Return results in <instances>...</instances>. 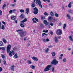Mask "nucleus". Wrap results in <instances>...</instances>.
<instances>
[{
	"label": "nucleus",
	"instance_id": "f257e3e1",
	"mask_svg": "<svg viewBox=\"0 0 73 73\" xmlns=\"http://www.w3.org/2000/svg\"><path fill=\"white\" fill-rule=\"evenodd\" d=\"M36 3L37 5H38L40 8H42V6L41 2V1L40 0H36Z\"/></svg>",
	"mask_w": 73,
	"mask_h": 73
},
{
	"label": "nucleus",
	"instance_id": "f03ea898",
	"mask_svg": "<svg viewBox=\"0 0 73 73\" xmlns=\"http://www.w3.org/2000/svg\"><path fill=\"white\" fill-rule=\"evenodd\" d=\"M19 34H20V36L21 37H24V36H26L27 32L25 31H22L19 32Z\"/></svg>",
	"mask_w": 73,
	"mask_h": 73
},
{
	"label": "nucleus",
	"instance_id": "7ed1b4c3",
	"mask_svg": "<svg viewBox=\"0 0 73 73\" xmlns=\"http://www.w3.org/2000/svg\"><path fill=\"white\" fill-rule=\"evenodd\" d=\"M51 66H52V65H48L46 67V68L44 69V71H45V72L48 71V70L50 69V67H51Z\"/></svg>",
	"mask_w": 73,
	"mask_h": 73
},
{
	"label": "nucleus",
	"instance_id": "20e7f679",
	"mask_svg": "<svg viewBox=\"0 0 73 73\" xmlns=\"http://www.w3.org/2000/svg\"><path fill=\"white\" fill-rule=\"evenodd\" d=\"M62 32L61 29H58L56 31V35H60L62 34Z\"/></svg>",
	"mask_w": 73,
	"mask_h": 73
},
{
	"label": "nucleus",
	"instance_id": "39448f33",
	"mask_svg": "<svg viewBox=\"0 0 73 73\" xmlns=\"http://www.w3.org/2000/svg\"><path fill=\"white\" fill-rule=\"evenodd\" d=\"M11 47V45L9 44L8 45L7 48V53H9V52H10Z\"/></svg>",
	"mask_w": 73,
	"mask_h": 73
},
{
	"label": "nucleus",
	"instance_id": "423d86ee",
	"mask_svg": "<svg viewBox=\"0 0 73 73\" xmlns=\"http://www.w3.org/2000/svg\"><path fill=\"white\" fill-rule=\"evenodd\" d=\"M38 9L36 7L34 9V13L35 14V15H36V14H37L38 13Z\"/></svg>",
	"mask_w": 73,
	"mask_h": 73
},
{
	"label": "nucleus",
	"instance_id": "0eeeda50",
	"mask_svg": "<svg viewBox=\"0 0 73 73\" xmlns=\"http://www.w3.org/2000/svg\"><path fill=\"white\" fill-rule=\"evenodd\" d=\"M52 64L54 65H57L58 64V61L56 59H54L52 61Z\"/></svg>",
	"mask_w": 73,
	"mask_h": 73
},
{
	"label": "nucleus",
	"instance_id": "6e6552de",
	"mask_svg": "<svg viewBox=\"0 0 73 73\" xmlns=\"http://www.w3.org/2000/svg\"><path fill=\"white\" fill-rule=\"evenodd\" d=\"M44 23L45 24L46 26H48V21L46 20H44L43 21Z\"/></svg>",
	"mask_w": 73,
	"mask_h": 73
},
{
	"label": "nucleus",
	"instance_id": "1a4fd4ad",
	"mask_svg": "<svg viewBox=\"0 0 73 73\" xmlns=\"http://www.w3.org/2000/svg\"><path fill=\"white\" fill-rule=\"evenodd\" d=\"M32 58L34 61H38V59L35 57L33 56Z\"/></svg>",
	"mask_w": 73,
	"mask_h": 73
},
{
	"label": "nucleus",
	"instance_id": "9d476101",
	"mask_svg": "<svg viewBox=\"0 0 73 73\" xmlns=\"http://www.w3.org/2000/svg\"><path fill=\"white\" fill-rule=\"evenodd\" d=\"M55 38V42H56V43H57V42H58V38L56 36L54 37Z\"/></svg>",
	"mask_w": 73,
	"mask_h": 73
},
{
	"label": "nucleus",
	"instance_id": "9b49d317",
	"mask_svg": "<svg viewBox=\"0 0 73 73\" xmlns=\"http://www.w3.org/2000/svg\"><path fill=\"white\" fill-rule=\"evenodd\" d=\"M11 19L13 20H16V17L15 16H12L11 17Z\"/></svg>",
	"mask_w": 73,
	"mask_h": 73
},
{
	"label": "nucleus",
	"instance_id": "f8f14e48",
	"mask_svg": "<svg viewBox=\"0 0 73 73\" xmlns=\"http://www.w3.org/2000/svg\"><path fill=\"white\" fill-rule=\"evenodd\" d=\"M15 66L14 65H13L11 66V70H13V71H14L15 70Z\"/></svg>",
	"mask_w": 73,
	"mask_h": 73
},
{
	"label": "nucleus",
	"instance_id": "ddd939ff",
	"mask_svg": "<svg viewBox=\"0 0 73 73\" xmlns=\"http://www.w3.org/2000/svg\"><path fill=\"white\" fill-rule=\"evenodd\" d=\"M27 21V19H24L21 22V23L24 24L25 22Z\"/></svg>",
	"mask_w": 73,
	"mask_h": 73
},
{
	"label": "nucleus",
	"instance_id": "4468645a",
	"mask_svg": "<svg viewBox=\"0 0 73 73\" xmlns=\"http://www.w3.org/2000/svg\"><path fill=\"white\" fill-rule=\"evenodd\" d=\"M72 36H69V38L70 39V40L71 41H73V39L72 38Z\"/></svg>",
	"mask_w": 73,
	"mask_h": 73
},
{
	"label": "nucleus",
	"instance_id": "2eb2a0df",
	"mask_svg": "<svg viewBox=\"0 0 73 73\" xmlns=\"http://www.w3.org/2000/svg\"><path fill=\"white\" fill-rule=\"evenodd\" d=\"M24 24H25L22 23H21V27H22V28H24V27H25V26L24 25Z\"/></svg>",
	"mask_w": 73,
	"mask_h": 73
},
{
	"label": "nucleus",
	"instance_id": "dca6fc26",
	"mask_svg": "<svg viewBox=\"0 0 73 73\" xmlns=\"http://www.w3.org/2000/svg\"><path fill=\"white\" fill-rule=\"evenodd\" d=\"M50 15L51 16H54V14L53 13V12L52 11H51L50 13Z\"/></svg>",
	"mask_w": 73,
	"mask_h": 73
},
{
	"label": "nucleus",
	"instance_id": "f3484780",
	"mask_svg": "<svg viewBox=\"0 0 73 73\" xmlns=\"http://www.w3.org/2000/svg\"><path fill=\"white\" fill-rule=\"evenodd\" d=\"M26 12L27 14H28L29 13V8H27L26 9Z\"/></svg>",
	"mask_w": 73,
	"mask_h": 73
},
{
	"label": "nucleus",
	"instance_id": "a211bd4d",
	"mask_svg": "<svg viewBox=\"0 0 73 73\" xmlns=\"http://www.w3.org/2000/svg\"><path fill=\"white\" fill-rule=\"evenodd\" d=\"M51 54L53 57H54L56 56V53L54 52H52Z\"/></svg>",
	"mask_w": 73,
	"mask_h": 73
},
{
	"label": "nucleus",
	"instance_id": "6ab92c4d",
	"mask_svg": "<svg viewBox=\"0 0 73 73\" xmlns=\"http://www.w3.org/2000/svg\"><path fill=\"white\" fill-rule=\"evenodd\" d=\"M20 17H21V19H24V15L23 14H22L20 16Z\"/></svg>",
	"mask_w": 73,
	"mask_h": 73
},
{
	"label": "nucleus",
	"instance_id": "aec40b11",
	"mask_svg": "<svg viewBox=\"0 0 73 73\" xmlns=\"http://www.w3.org/2000/svg\"><path fill=\"white\" fill-rule=\"evenodd\" d=\"M68 12L70 13H71V14H73V12H72V11L71 10H68Z\"/></svg>",
	"mask_w": 73,
	"mask_h": 73
},
{
	"label": "nucleus",
	"instance_id": "412c9836",
	"mask_svg": "<svg viewBox=\"0 0 73 73\" xmlns=\"http://www.w3.org/2000/svg\"><path fill=\"white\" fill-rule=\"evenodd\" d=\"M44 35H46V36H47L48 35V34H45L44 33H43L42 34V37H43V36H44Z\"/></svg>",
	"mask_w": 73,
	"mask_h": 73
},
{
	"label": "nucleus",
	"instance_id": "4be33fe9",
	"mask_svg": "<svg viewBox=\"0 0 73 73\" xmlns=\"http://www.w3.org/2000/svg\"><path fill=\"white\" fill-rule=\"evenodd\" d=\"M30 67L32 68V69H35V66L33 65H31L30 66Z\"/></svg>",
	"mask_w": 73,
	"mask_h": 73
},
{
	"label": "nucleus",
	"instance_id": "5701e85b",
	"mask_svg": "<svg viewBox=\"0 0 73 73\" xmlns=\"http://www.w3.org/2000/svg\"><path fill=\"white\" fill-rule=\"evenodd\" d=\"M3 42L2 41H0V46H2L3 45Z\"/></svg>",
	"mask_w": 73,
	"mask_h": 73
},
{
	"label": "nucleus",
	"instance_id": "b1692460",
	"mask_svg": "<svg viewBox=\"0 0 73 73\" xmlns=\"http://www.w3.org/2000/svg\"><path fill=\"white\" fill-rule=\"evenodd\" d=\"M27 63L29 64H31L32 62L31 60H29L27 61Z\"/></svg>",
	"mask_w": 73,
	"mask_h": 73
},
{
	"label": "nucleus",
	"instance_id": "393cba45",
	"mask_svg": "<svg viewBox=\"0 0 73 73\" xmlns=\"http://www.w3.org/2000/svg\"><path fill=\"white\" fill-rule=\"evenodd\" d=\"M1 29L3 30H4L5 29V27H4V26L2 25L1 27Z\"/></svg>",
	"mask_w": 73,
	"mask_h": 73
},
{
	"label": "nucleus",
	"instance_id": "a878e982",
	"mask_svg": "<svg viewBox=\"0 0 73 73\" xmlns=\"http://www.w3.org/2000/svg\"><path fill=\"white\" fill-rule=\"evenodd\" d=\"M9 56H10V57H12V52L10 51L9 52Z\"/></svg>",
	"mask_w": 73,
	"mask_h": 73
},
{
	"label": "nucleus",
	"instance_id": "bb28decb",
	"mask_svg": "<svg viewBox=\"0 0 73 73\" xmlns=\"http://www.w3.org/2000/svg\"><path fill=\"white\" fill-rule=\"evenodd\" d=\"M17 56V54H16L14 55V57L15 58H18V56Z\"/></svg>",
	"mask_w": 73,
	"mask_h": 73
},
{
	"label": "nucleus",
	"instance_id": "cd10ccee",
	"mask_svg": "<svg viewBox=\"0 0 73 73\" xmlns=\"http://www.w3.org/2000/svg\"><path fill=\"white\" fill-rule=\"evenodd\" d=\"M69 8H71V2H70L68 5Z\"/></svg>",
	"mask_w": 73,
	"mask_h": 73
},
{
	"label": "nucleus",
	"instance_id": "c85d7f7f",
	"mask_svg": "<svg viewBox=\"0 0 73 73\" xmlns=\"http://www.w3.org/2000/svg\"><path fill=\"white\" fill-rule=\"evenodd\" d=\"M48 30L45 31V30H44L43 31V32H44V33H48Z\"/></svg>",
	"mask_w": 73,
	"mask_h": 73
},
{
	"label": "nucleus",
	"instance_id": "c756f323",
	"mask_svg": "<svg viewBox=\"0 0 73 73\" xmlns=\"http://www.w3.org/2000/svg\"><path fill=\"white\" fill-rule=\"evenodd\" d=\"M66 27V24H64V25L63 26V29H65V27Z\"/></svg>",
	"mask_w": 73,
	"mask_h": 73
},
{
	"label": "nucleus",
	"instance_id": "7c9ffc66",
	"mask_svg": "<svg viewBox=\"0 0 73 73\" xmlns=\"http://www.w3.org/2000/svg\"><path fill=\"white\" fill-rule=\"evenodd\" d=\"M67 17L68 18V19H69L70 20V16L69 15V14H68L67 15Z\"/></svg>",
	"mask_w": 73,
	"mask_h": 73
},
{
	"label": "nucleus",
	"instance_id": "2f4dec72",
	"mask_svg": "<svg viewBox=\"0 0 73 73\" xmlns=\"http://www.w3.org/2000/svg\"><path fill=\"white\" fill-rule=\"evenodd\" d=\"M31 6L33 8H34L35 7V4H32L31 5Z\"/></svg>",
	"mask_w": 73,
	"mask_h": 73
},
{
	"label": "nucleus",
	"instance_id": "473e14b6",
	"mask_svg": "<svg viewBox=\"0 0 73 73\" xmlns=\"http://www.w3.org/2000/svg\"><path fill=\"white\" fill-rule=\"evenodd\" d=\"M48 50H49V48H47L46 50H45V52H46V53H48V52H49Z\"/></svg>",
	"mask_w": 73,
	"mask_h": 73
},
{
	"label": "nucleus",
	"instance_id": "72a5a7b5",
	"mask_svg": "<svg viewBox=\"0 0 73 73\" xmlns=\"http://www.w3.org/2000/svg\"><path fill=\"white\" fill-rule=\"evenodd\" d=\"M5 7H6V4H4V5H3L2 8L3 9H4V8Z\"/></svg>",
	"mask_w": 73,
	"mask_h": 73
},
{
	"label": "nucleus",
	"instance_id": "f704fd0d",
	"mask_svg": "<svg viewBox=\"0 0 73 73\" xmlns=\"http://www.w3.org/2000/svg\"><path fill=\"white\" fill-rule=\"evenodd\" d=\"M54 16L55 17H58V14L57 13H56L54 14Z\"/></svg>",
	"mask_w": 73,
	"mask_h": 73
},
{
	"label": "nucleus",
	"instance_id": "c9c22d12",
	"mask_svg": "<svg viewBox=\"0 0 73 73\" xmlns=\"http://www.w3.org/2000/svg\"><path fill=\"white\" fill-rule=\"evenodd\" d=\"M63 61L64 62H66V58L63 59Z\"/></svg>",
	"mask_w": 73,
	"mask_h": 73
},
{
	"label": "nucleus",
	"instance_id": "e433bc0d",
	"mask_svg": "<svg viewBox=\"0 0 73 73\" xmlns=\"http://www.w3.org/2000/svg\"><path fill=\"white\" fill-rule=\"evenodd\" d=\"M1 55L2 58H3V59H4V58H5V56L4 55H3V54H1Z\"/></svg>",
	"mask_w": 73,
	"mask_h": 73
},
{
	"label": "nucleus",
	"instance_id": "4c0bfd02",
	"mask_svg": "<svg viewBox=\"0 0 73 73\" xmlns=\"http://www.w3.org/2000/svg\"><path fill=\"white\" fill-rule=\"evenodd\" d=\"M3 41L4 43H7V40L5 39H3Z\"/></svg>",
	"mask_w": 73,
	"mask_h": 73
},
{
	"label": "nucleus",
	"instance_id": "58836bf2",
	"mask_svg": "<svg viewBox=\"0 0 73 73\" xmlns=\"http://www.w3.org/2000/svg\"><path fill=\"white\" fill-rule=\"evenodd\" d=\"M52 19H53V18L52 17H48L49 20H52Z\"/></svg>",
	"mask_w": 73,
	"mask_h": 73
},
{
	"label": "nucleus",
	"instance_id": "ea45409f",
	"mask_svg": "<svg viewBox=\"0 0 73 73\" xmlns=\"http://www.w3.org/2000/svg\"><path fill=\"white\" fill-rule=\"evenodd\" d=\"M32 20L34 23H36V22L35 21V19L34 18L32 19Z\"/></svg>",
	"mask_w": 73,
	"mask_h": 73
},
{
	"label": "nucleus",
	"instance_id": "a19ab883",
	"mask_svg": "<svg viewBox=\"0 0 73 73\" xmlns=\"http://www.w3.org/2000/svg\"><path fill=\"white\" fill-rule=\"evenodd\" d=\"M45 17H44V16L42 17H41V19L42 20H44V19H45Z\"/></svg>",
	"mask_w": 73,
	"mask_h": 73
},
{
	"label": "nucleus",
	"instance_id": "79ce46f5",
	"mask_svg": "<svg viewBox=\"0 0 73 73\" xmlns=\"http://www.w3.org/2000/svg\"><path fill=\"white\" fill-rule=\"evenodd\" d=\"M20 12L22 13V12H24V10L23 9H21L20 10Z\"/></svg>",
	"mask_w": 73,
	"mask_h": 73
},
{
	"label": "nucleus",
	"instance_id": "37998d69",
	"mask_svg": "<svg viewBox=\"0 0 73 73\" xmlns=\"http://www.w3.org/2000/svg\"><path fill=\"white\" fill-rule=\"evenodd\" d=\"M2 11L1 10H0V16H1L2 15Z\"/></svg>",
	"mask_w": 73,
	"mask_h": 73
},
{
	"label": "nucleus",
	"instance_id": "c03bdc74",
	"mask_svg": "<svg viewBox=\"0 0 73 73\" xmlns=\"http://www.w3.org/2000/svg\"><path fill=\"white\" fill-rule=\"evenodd\" d=\"M16 3H15L14 4H12L11 5V6H12V7H15V5H16Z\"/></svg>",
	"mask_w": 73,
	"mask_h": 73
},
{
	"label": "nucleus",
	"instance_id": "a18cd8bd",
	"mask_svg": "<svg viewBox=\"0 0 73 73\" xmlns=\"http://www.w3.org/2000/svg\"><path fill=\"white\" fill-rule=\"evenodd\" d=\"M23 30H18L16 31V32H19V31H22Z\"/></svg>",
	"mask_w": 73,
	"mask_h": 73
},
{
	"label": "nucleus",
	"instance_id": "49530a36",
	"mask_svg": "<svg viewBox=\"0 0 73 73\" xmlns=\"http://www.w3.org/2000/svg\"><path fill=\"white\" fill-rule=\"evenodd\" d=\"M3 62L5 65H7V64L6 63V61H5V60H4L3 61Z\"/></svg>",
	"mask_w": 73,
	"mask_h": 73
},
{
	"label": "nucleus",
	"instance_id": "de8ad7c7",
	"mask_svg": "<svg viewBox=\"0 0 73 73\" xmlns=\"http://www.w3.org/2000/svg\"><path fill=\"white\" fill-rule=\"evenodd\" d=\"M3 70V69L1 67H0V72H1Z\"/></svg>",
	"mask_w": 73,
	"mask_h": 73
},
{
	"label": "nucleus",
	"instance_id": "09e8293b",
	"mask_svg": "<svg viewBox=\"0 0 73 73\" xmlns=\"http://www.w3.org/2000/svg\"><path fill=\"white\" fill-rule=\"evenodd\" d=\"M2 50H5V48L4 47L2 48Z\"/></svg>",
	"mask_w": 73,
	"mask_h": 73
},
{
	"label": "nucleus",
	"instance_id": "8fccbe9b",
	"mask_svg": "<svg viewBox=\"0 0 73 73\" xmlns=\"http://www.w3.org/2000/svg\"><path fill=\"white\" fill-rule=\"evenodd\" d=\"M50 33L51 35H53V32H52V31H50Z\"/></svg>",
	"mask_w": 73,
	"mask_h": 73
},
{
	"label": "nucleus",
	"instance_id": "3c124183",
	"mask_svg": "<svg viewBox=\"0 0 73 73\" xmlns=\"http://www.w3.org/2000/svg\"><path fill=\"white\" fill-rule=\"evenodd\" d=\"M43 41L44 42H46V39H43Z\"/></svg>",
	"mask_w": 73,
	"mask_h": 73
},
{
	"label": "nucleus",
	"instance_id": "603ef678",
	"mask_svg": "<svg viewBox=\"0 0 73 73\" xmlns=\"http://www.w3.org/2000/svg\"><path fill=\"white\" fill-rule=\"evenodd\" d=\"M50 25H51V26H53V24L52 23H50Z\"/></svg>",
	"mask_w": 73,
	"mask_h": 73
},
{
	"label": "nucleus",
	"instance_id": "864d4df0",
	"mask_svg": "<svg viewBox=\"0 0 73 73\" xmlns=\"http://www.w3.org/2000/svg\"><path fill=\"white\" fill-rule=\"evenodd\" d=\"M35 20L36 21H38V19L36 18H35Z\"/></svg>",
	"mask_w": 73,
	"mask_h": 73
},
{
	"label": "nucleus",
	"instance_id": "5fc2aeb1",
	"mask_svg": "<svg viewBox=\"0 0 73 73\" xmlns=\"http://www.w3.org/2000/svg\"><path fill=\"white\" fill-rule=\"evenodd\" d=\"M49 41V39L47 38L46 39V41L47 42H48Z\"/></svg>",
	"mask_w": 73,
	"mask_h": 73
},
{
	"label": "nucleus",
	"instance_id": "6e6d98bb",
	"mask_svg": "<svg viewBox=\"0 0 73 73\" xmlns=\"http://www.w3.org/2000/svg\"><path fill=\"white\" fill-rule=\"evenodd\" d=\"M12 11V10H10V11H9V13H12V11Z\"/></svg>",
	"mask_w": 73,
	"mask_h": 73
},
{
	"label": "nucleus",
	"instance_id": "4d7b16f0",
	"mask_svg": "<svg viewBox=\"0 0 73 73\" xmlns=\"http://www.w3.org/2000/svg\"><path fill=\"white\" fill-rule=\"evenodd\" d=\"M58 38L60 39V38H61V36H58Z\"/></svg>",
	"mask_w": 73,
	"mask_h": 73
},
{
	"label": "nucleus",
	"instance_id": "13d9d810",
	"mask_svg": "<svg viewBox=\"0 0 73 73\" xmlns=\"http://www.w3.org/2000/svg\"><path fill=\"white\" fill-rule=\"evenodd\" d=\"M52 72L54 71V68H52Z\"/></svg>",
	"mask_w": 73,
	"mask_h": 73
},
{
	"label": "nucleus",
	"instance_id": "bf43d9fd",
	"mask_svg": "<svg viewBox=\"0 0 73 73\" xmlns=\"http://www.w3.org/2000/svg\"><path fill=\"white\" fill-rule=\"evenodd\" d=\"M2 23H3V24H4V25H5V22L4 21H2Z\"/></svg>",
	"mask_w": 73,
	"mask_h": 73
},
{
	"label": "nucleus",
	"instance_id": "052dcab7",
	"mask_svg": "<svg viewBox=\"0 0 73 73\" xmlns=\"http://www.w3.org/2000/svg\"><path fill=\"white\" fill-rule=\"evenodd\" d=\"M46 1H47V2H48V3H50V0H46Z\"/></svg>",
	"mask_w": 73,
	"mask_h": 73
},
{
	"label": "nucleus",
	"instance_id": "680f3d73",
	"mask_svg": "<svg viewBox=\"0 0 73 73\" xmlns=\"http://www.w3.org/2000/svg\"><path fill=\"white\" fill-rule=\"evenodd\" d=\"M62 57L60 56L59 58V60H61V59H62Z\"/></svg>",
	"mask_w": 73,
	"mask_h": 73
},
{
	"label": "nucleus",
	"instance_id": "e2e57ef3",
	"mask_svg": "<svg viewBox=\"0 0 73 73\" xmlns=\"http://www.w3.org/2000/svg\"><path fill=\"white\" fill-rule=\"evenodd\" d=\"M12 54H13V55H14V54H15V53H14V51H13V50L12 51Z\"/></svg>",
	"mask_w": 73,
	"mask_h": 73
},
{
	"label": "nucleus",
	"instance_id": "0e129e2a",
	"mask_svg": "<svg viewBox=\"0 0 73 73\" xmlns=\"http://www.w3.org/2000/svg\"><path fill=\"white\" fill-rule=\"evenodd\" d=\"M44 15H45V16H46V15H47V13L45 12L44 13Z\"/></svg>",
	"mask_w": 73,
	"mask_h": 73
},
{
	"label": "nucleus",
	"instance_id": "69168bd1",
	"mask_svg": "<svg viewBox=\"0 0 73 73\" xmlns=\"http://www.w3.org/2000/svg\"><path fill=\"white\" fill-rule=\"evenodd\" d=\"M60 57H62V56H63V54H61L60 55Z\"/></svg>",
	"mask_w": 73,
	"mask_h": 73
},
{
	"label": "nucleus",
	"instance_id": "338daca9",
	"mask_svg": "<svg viewBox=\"0 0 73 73\" xmlns=\"http://www.w3.org/2000/svg\"><path fill=\"white\" fill-rule=\"evenodd\" d=\"M49 6H52V4L50 3L49 4Z\"/></svg>",
	"mask_w": 73,
	"mask_h": 73
},
{
	"label": "nucleus",
	"instance_id": "774afa93",
	"mask_svg": "<svg viewBox=\"0 0 73 73\" xmlns=\"http://www.w3.org/2000/svg\"><path fill=\"white\" fill-rule=\"evenodd\" d=\"M48 48H52V46L50 45V46H48Z\"/></svg>",
	"mask_w": 73,
	"mask_h": 73
}]
</instances>
